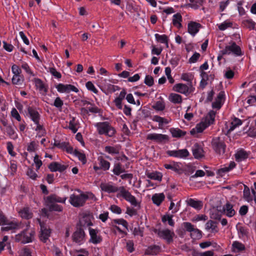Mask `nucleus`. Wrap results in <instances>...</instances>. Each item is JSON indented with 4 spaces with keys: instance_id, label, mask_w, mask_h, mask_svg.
<instances>
[{
    "instance_id": "nucleus-1",
    "label": "nucleus",
    "mask_w": 256,
    "mask_h": 256,
    "mask_svg": "<svg viewBox=\"0 0 256 256\" xmlns=\"http://www.w3.org/2000/svg\"><path fill=\"white\" fill-rule=\"evenodd\" d=\"M35 234V232L32 228H30V223L28 222L26 228L20 233L15 236L16 241L26 244L32 242Z\"/></svg>"
},
{
    "instance_id": "nucleus-2",
    "label": "nucleus",
    "mask_w": 256,
    "mask_h": 256,
    "mask_svg": "<svg viewBox=\"0 0 256 256\" xmlns=\"http://www.w3.org/2000/svg\"><path fill=\"white\" fill-rule=\"evenodd\" d=\"M94 126L100 135L113 137L116 133V129L108 122H98L96 123Z\"/></svg>"
},
{
    "instance_id": "nucleus-3",
    "label": "nucleus",
    "mask_w": 256,
    "mask_h": 256,
    "mask_svg": "<svg viewBox=\"0 0 256 256\" xmlns=\"http://www.w3.org/2000/svg\"><path fill=\"white\" fill-rule=\"evenodd\" d=\"M212 146L214 152L219 156H222L226 152V144L223 138H214L212 140Z\"/></svg>"
},
{
    "instance_id": "nucleus-4",
    "label": "nucleus",
    "mask_w": 256,
    "mask_h": 256,
    "mask_svg": "<svg viewBox=\"0 0 256 256\" xmlns=\"http://www.w3.org/2000/svg\"><path fill=\"white\" fill-rule=\"evenodd\" d=\"M88 198L89 196L88 194L82 192L80 195L71 194L69 201L70 204L74 206L79 208L82 206Z\"/></svg>"
},
{
    "instance_id": "nucleus-5",
    "label": "nucleus",
    "mask_w": 256,
    "mask_h": 256,
    "mask_svg": "<svg viewBox=\"0 0 256 256\" xmlns=\"http://www.w3.org/2000/svg\"><path fill=\"white\" fill-rule=\"evenodd\" d=\"M86 233L84 229L77 224L76 230L72 235V240L79 245L83 244L86 241Z\"/></svg>"
},
{
    "instance_id": "nucleus-6",
    "label": "nucleus",
    "mask_w": 256,
    "mask_h": 256,
    "mask_svg": "<svg viewBox=\"0 0 256 256\" xmlns=\"http://www.w3.org/2000/svg\"><path fill=\"white\" fill-rule=\"evenodd\" d=\"M122 190L120 192H118L116 194V197L119 198L122 197L130 203V204L134 206H136L138 205V202L136 200V197L132 196L130 192L126 190L124 186L122 188Z\"/></svg>"
},
{
    "instance_id": "nucleus-7",
    "label": "nucleus",
    "mask_w": 256,
    "mask_h": 256,
    "mask_svg": "<svg viewBox=\"0 0 256 256\" xmlns=\"http://www.w3.org/2000/svg\"><path fill=\"white\" fill-rule=\"evenodd\" d=\"M220 52L222 55L230 54L231 53H232L236 56L242 55L240 48L234 42H232L230 45L226 46Z\"/></svg>"
},
{
    "instance_id": "nucleus-8",
    "label": "nucleus",
    "mask_w": 256,
    "mask_h": 256,
    "mask_svg": "<svg viewBox=\"0 0 256 256\" xmlns=\"http://www.w3.org/2000/svg\"><path fill=\"white\" fill-rule=\"evenodd\" d=\"M98 166L94 165L93 168L94 172L98 174H101V170L104 171L108 170L110 166V163L108 160H106L102 156H100L98 158Z\"/></svg>"
},
{
    "instance_id": "nucleus-9",
    "label": "nucleus",
    "mask_w": 256,
    "mask_h": 256,
    "mask_svg": "<svg viewBox=\"0 0 256 256\" xmlns=\"http://www.w3.org/2000/svg\"><path fill=\"white\" fill-rule=\"evenodd\" d=\"M100 188L102 191L110 194L116 192H118V193L120 192L122 190V188H123L124 186H118L112 182H108L101 183Z\"/></svg>"
},
{
    "instance_id": "nucleus-10",
    "label": "nucleus",
    "mask_w": 256,
    "mask_h": 256,
    "mask_svg": "<svg viewBox=\"0 0 256 256\" xmlns=\"http://www.w3.org/2000/svg\"><path fill=\"white\" fill-rule=\"evenodd\" d=\"M186 230L191 232L190 237L195 240H200L202 237V232L198 228H194V226L189 222L183 223Z\"/></svg>"
},
{
    "instance_id": "nucleus-11",
    "label": "nucleus",
    "mask_w": 256,
    "mask_h": 256,
    "mask_svg": "<svg viewBox=\"0 0 256 256\" xmlns=\"http://www.w3.org/2000/svg\"><path fill=\"white\" fill-rule=\"evenodd\" d=\"M2 225H5L6 226L2 228V231H8L13 230H18L22 228V224L21 222H18L16 220L9 221L6 218V222H2Z\"/></svg>"
},
{
    "instance_id": "nucleus-12",
    "label": "nucleus",
    "mask_w": 256,
    "mask_h": 256,
    "mask_svg": "<svg viewBox=\"0 0 256 256\" xmlns=\"http://www.w3.org/2000/svg\"><path fill=\"white\" fill-rule=\"evenodd\" d=\"M89 234L90 238L89 242L94 244H97L100 243L102 240V236L100 234V230L94 229L91 228H88Z\"/></svg>"
},
{
    "instance_id": "nucleus-13",
    "label": "nucleus",
    "mask_w": 256,
    "mask_h": 256,
    "mask_svg": "<svg viewBox=\"0 0 256 256\" xmlns=\"http://www.w3.org/2000/svg\"><path fill=\"white\" fill-rule=\"evenodd\" d=\"M169 156L179 158H186L189 155L190 153L187 149H181L178 150H168L166 152Z\"/></svg>"
},
{
    "instance_id": "nucleus-14",
    "label": "nucleus",
    "mask_w": 256,
    "mask_h": 256,
    "mask_svg": "<svg viewBox=\"0 0 256 256\" xmlns=\"http://www.w3.org/2000/svg\"><path fill=\"white\" fill-rule=\"evenodd\" d=\"M94 218V216L92 214L89 212H86L84 214L82 218L80 220L78 224V226L81 228L92 226H93V223L92 220Z\"/></svg>"
},
{
    "instance_id": "nucleus-15",
    "label": "nucleus",
    "mask_w": 256,
    "mask_h": 256,
    "mask_svg": "<svg viewBox=\"0 0 256 256\" xmlns=\"http://www.w3.org/2000/svg\"><path fill=\"white\" fill-rule=\"evenodd\" d=\"M146 139L154 140L158 143H162L168 141L169 140V137L166 134L153 133L148 134L147 136Z\"/></svg>"
},
{
    "instance_id": "nucleus-16",
    "label": "nucleus",
    "mask_w": 256,
    "mask_h": 256,
    "mask_svg": "<svg viewBox=\"0 0 256 256\" xmlns=\"http://www.w3.org/2000/svg\"><path fill=\"white\" fill-rule=\"evenodd\" d=\"M57 90L60 93H70V92H78V90L75 86L70 84H58L56 86Z\"/></svg>"
},
{
    "instance_id": "nucleus-17",
    "label": "nucleus",
    "mask_w": 256,
    "mask_h": 256,
    "mask_svg": "<svg viewBox=\"0 0 256 256\" xmlns=\"http://www.w3.org/2000/svg\"><path fill=\"white\" fill-rule=\"evenodd\" d=\"M27 116L34 122V123H36V122L40 121L41 116L36 108L28 106L27 108Z\"/></svg>"
},
{
    "instance_id": "nucleus-18",
    "label": "nucleus",
    "mask_w": 256,
    "mask_h": 256,
    "mask_svg": "<svg viewBox=\"0 0 256 256\" xmlns=\"http://www.w3.org/2000/svg\"><path fill=\"white\" fill-rule=\"evenodd\" d=\"M158 234L160 238L166 240V242L170 244L173 241L174 233V232L167 228L159 230Z\"/></svg>"
},
{
    "instance_id": "nucleus-19",
    "label": "nucleus",
    "mask_w": 256,
    "mask_h": 256,
    "mask_svg": "<svg viewBox=\"0 0 256 256\" xmlns=\"http://www.w3.org/2000/svg\"><path fill=\"white\" fill-rule=\"evenodd\" d=\"M192 154L195 158L200 159L204 157V151L202 146L196 143L192 148Z\"/></svg>"
},
{
    "instance_id": "nucleus-20",
    "label": "nucleus",
    "mask_w": 256,
    "mask_h": 256,
    "mask_svg": "<svg viewBox=\"0 0 256 256\" xmlns=\"http://www.w3.org/2000/svg\"><path fill=\"white\" fill-rule=\"evenodd\" d=\"M200 23L194 21H190L188 24V32L192 36H194L202 28Z\"/></svg>"
},
{
    "instance_id": "nucleus-21",
    "label": "nucleus",
    "mask_w": 256,
    "mask_h": 256,
    "mask_svg": "<svg viewBox=\"0 0 256 256\" xmlns=\"http://www.w3.org/2000/svg\"><path fill=\"white\" fill-rule=\"evenodd\" d=\"M50 232L51 230L50 228H48L43 224H40V240L44 243L46 242L50 236Z\"/></svg>"
},
{
    "instance_id": "nucleus-22",
    "label": "nucleus",
    "mask_w": 256,
    "mask_h": 256,
    "mask_svg": "<svg viewBox=\"0 0 256 256\" xmlns=\"http://www.w3.org/2000/svg\"><path fill=\"white\" fill-rule=\"evenodd\" d=\"M222 211L226 215L232 218L236 214V211L234 208V205L230 202H227L222 207Z\"/></svg>"
},
{
    "instance_id": "nucleus-23",
    "label": "nucleus",
    "mask_w": 256,
    "mask_h": 256,
    "mask_svg": "<svg viewBox=\"0 0 256 256\" xmlns=\"http://www.w3.org/2000/svg\"><path fill=\"white\" fill-rule=\"evenodd\" d=\"M48 168L51 172L58 171L62 172L66 169L67 166L58 162H52L48 165Z\"/></svg>"
},
{
    "instance_id": "nucleus-24",
    "label": "nucleus",
    "mask_w": 256,
    "mask_h": 256,
    "mask_svg": "<svg viewBox=\"0 0 256 256\" xmlns=\"http://www.w3.org/2000/svg\"><path fill=\"white\" fill-rule=\"evenodd\" d=\"M174 90L185 95L190 93L188 86L186 84L182 83L176 84L174 86Z\"/></svg>"
},
{
    "instance_id": "nucleus-25",
    "label": "nucleus",
    "mask_w": 256,
    "mask_h": 256,
    "mask_svg": "<svg viewBox=\"0 0 256 256\" xmlns=\"http://www.w3.org/2000/svg\"><path fill=\"white\" fill-rule=\"evenodd\" d=\"M250 152H247L242 148L238 150L235 154L236 161L240 162L248 158Z\"/></svg>"
},
{
    "instance_id": "nucleus-26",
    "label": "nucleus",
    "mask_w": 256,
    "mask_h": 256,
    "mask_svg": "<svg viewBox=\"0 0 256 256\" xmlns=\"http://www.w3.org/2000/svg\"><path fill=\"white\" fill-rule=\"evenodd\" d=\"M121 146L120 144H116L114 146H107L104 148V152L112 155L118 154L120 153Z\"/></svg>"
},
{
    "instance_id": "nucleus-27",
    "label": "nucleus",
    "mask_w": 256,
    "mask_h": 256,
    "mask_svg": "<svg viewBox=\"0 0 256 256\" xmlns=\"http://www.w3.org/2000/svg\"><path fill=\"white\" fill-rule=\"evenodd\" d=\"M8 236H5L3 237L2 240L0 242V254L4 250L5 248L9 251L10 254H12L10 243L8 242Z\"/></svg>"
},
{
    "instance_id": "nucleus-28",
    "label": "nucleus",
    "mask_w": 256,
    "mask_h": 256,
    "mask_svg": "<svg viewBox=\"0 0 256 256\" xmlns=\"http://www.w3.org/2000/svg\"><path fill=\"white\" fill-rule=\"evenodd\" d=\"M218 222L212 220H209L206 224V230L211 232H218V228L217 226Z\"/></svg>"
},
{
    "instance_id": "nucleus-29",
    "label": "nucleus",
    "mask_w": 256,
    "mask_h": 256,
    "mask_svg": "<svg viewBox=\"0 0 256 256\" xmlns=\"http://www.w3.org/2000/svg\"><path fill=\"white\" fill-rule=\"evenodd\" d=\"M242 124V121L240 118L234 117L230 123V126L228 130L227 134L230 133L236 128L238 127Z\"/></svg>"
},
{
    "instance_id": "nucleus-30",
    "label": "nucleus",
    "mask_w": 256,
    "mask_h": 256,
    "mask_svg": "<svg viewBox=\"0 0 256 256\" xmlns=\"http://www.w3.org/2000/svg\"><path fill=\"white\" fill-rule=\"evenodd\" d=\"M19 214L21 218L26 220L32 218L33 216V214L28 207H24L21 209L19 211Z\"/></svg>"
},
{
    "instance_id": "nucleus-31",
    "label": "nucleus",
    "mask_w": 256,
    "mask_h": 256,
    "mask_svg": "<svg viewBox=\"0 0 256 256\" xmlns=\"http://www.w3.org/2000/svg\"><path fill=\"white\" fill-rule=\"evenodd\" d=\"M165 196L164 193L155 194L152 198V200L154 204L159 206L164 200Z\"/></svg>"
},
{
    "instance_id": "nucleus-32",
    "label": "nucleus",
    "mask_w": 256,
    "mask_h": 256,
    "mask_svg": "<svg viewBox=\"0 0 256 256\" xmlns=\"http://www.w3.org/2000/svg\"><path fill=\"white\" fill-rule=\"evenodd\" d=\"M66 200V198H62L56 194L50 195L46 198V202L47 203H54V204H56V202L64 203Z\"/></svg>"
},
{
    "instance_id": "nucleus-33",
    "label": "nucleus",
    "mask_w": 256,
    "mask_h": 256,
    "mask_svg": "<svg viewBox=\"0 0 256 256\" xmlns=\"http://www.w3.org/2000/svg\"><path fill=\"white\" fill-rule=\"evenodd\" d=\"M4 125L6 126L5 131L10 138L13 140H16L18 138V136L14 128L10 125H6L5 123H4Z\"/></svg>"
},
{
    "instance_id": "nucleus-34",
    "label": "nucleus",
    "mask_w": 256,
    "mask_h": 256,
    "mask_svg": "<svg viewBox=\"0 0 256 256\" xmlns=\"http://www.w3.org/2000/svg\"><path fill=\"white\" fill-rule=\"evenodd\" d=\"M172 136L176 138H180L184 136L186 132L185 131H183L178 128H171L170 130Z\"/></svg>"
},
{
    "instance_id": "nucleus-35",
    "label": "nucleus",
    "mask_w": 256,
    "mask_h": 256,
    "mask_svg": "<svg viewBox=\"0 0 256 256\" xmlns=\"http://www.w3.org/2000/svg\"><path fill=\"white\" fill-rule=\"evenodd\" d=\"M187 202L188 206L197 210H200L202 207V203L200 200H196L190 198L188 199Z\"/></svg>"
},
{
    "instance_id": "nucleus-36",
    "label": "nucleus",
    "mask_w": 256,
    "mask_h": 256,
    "mask_svg": "<svg viewBox=\"0 0 256 256\" xmlns=\"http://www.w3.org/2000/svg\"><path fill=\"white\" fill-rule=\"evenodd\" d=\"M215 116L216 112L214 110H210L208 113L205 118L204 122L206 124L208 127L214 122Z\"/></svg>"
},
{
    "instance_id": "nucleus-37",
    "label": "nucleus",
    "mask_w": 256,
    "mask_h": 256,
    "mask_svg": "<svg viewBox=\"0 0 256 256\" xmlns=\"http://www.w3.org/2000/svg\"><path fill=\"white\" fill-rule=\"evenodd\" d=\"M152 120L154 122H158L160 128H161L164 125L167 124L170 122V121L168 119L157 115L154 116L152 118Z\"/></svg>"
},
{
    "instance_id": "nucleus-38",
    "label": "nucleus",
    "mask_w": 256,
    "mask_h": 256,
    "mask_svg": "<svg viewBox=\"0 0 256 256\" xmlns=\"http://www.w3.org/2000/svg\"><path fill=\"white\" fill-rule=\"evenodd\" d=\"M160 251V247L157 245H152L148 247L146 254L149 255H156Z\"/></svg>"
},
{
    "instance_id": "nucleus-39",
    "label": "nucleus",
    "mask_w": 256,
    "mask_h": 256,
    "mask_svg": "<svg viewBox=\"0 0 256 256\" xmlns=\"http://www.w3.org/2000/svg\"><path fill=\"white\" fill-rule=\"evenodd\" d=\"M168 100L174 104H180L182 102V96L177 94L171 93L168 97Z\"/></svg>"
},
{
    "instance_id": "nucleus-40",
    "label": "nucleus",
    "mask_w": 256,
    "mask_h": 256,
    "mask_svg": "<svg viewBox=\"0 0 256 256\" xmlns=\"http://www.w3.org/2000/svg\"><path fill=\"white\" fill-rule=\"evenodd\" d=\"M32 81L35 84V86L38 88L40 91H44L45 92H48V88L45 86L42 81L39 78H34Z\"/></svg>"
},
{
    "instance_id": "nucleus-41",
    "label": "nucleus",
    "mask_w": 256,
    "mask_h": 256,
    "mask_svg": "<svg viewBox=\"0 0 256 256\" xmlns=\"http://www.w3.org/2000/svg\"><path fill=\"white\" fill-rule=\"evenodd\" d=\"M154 36L156 41L162 44H164L167 48L168 47V38L166 35H160L158 34H156Z\"/></svg>"
},
{
    "instance_id": "nucleus-42",
    "label": "nucleus",
    "mask_w": 256,
    "mask_h": 256,
    "mask_svg": "<svg viewBox=\"0 0 256 256\" xmlns=\"http://www.w3.org/2000/svg\"><path fill=\"white\" fill-rule=\"evenodd\" d=\"M182 21V16L180 13H176L173 16L172 24L174 26L178 28L182 26L181 22Z\"/></svg>"
},
{
    "instance_id": "nucleus-43",
    "label": "nucleus",
    "mask_w": 256,
    "mask_h": 256,
    "mask_svg": "<svg viewBox=\"0 0 256 256\" xmlns=\"http://www.w3.org/2000/svg\"><path fill=\"white\" fill-rule=\"evenodd\" d=\"M146 176L152 180H156L160 182L162 180V174L160 172H148L146 174Z\"/></svg>"
},
{
    "instance_id": "nucleus-44",
    "label": "nucleus",
    "mask_w": 256,
    "mask_h": 256,
    "mask_svg": "<svg viewBox=\"0 0 256 256\" xmlns=\"http://www.w3.org/2000/svg\"><path fill=\"white\" fill-rule=\"evenodd\" d=\"M233 251L234 252H240L244 250L246 248L245 246L242 242L238 241L233 242L232 244Z\"/></svg>"
},
{
    "instance_id": "nucleus-45",
    "label": "nucleus",
    "mask_w": 256,
    "mask_h": 256,
    "mask_svg": "<svg viewBox=\"0 0 256 256\" xmlns=\"http://www.w3.org/2000/svg\"><path fill=\"white\" fill-rule=\"evenodd\" d=\"M125 169L122 168V164L120 162L115 163L112 172L116 176H119L120 174L125 172Z\"/></svg>"
},
{
    "instance_id": "nucleus-46",
    "label": "nucleus",
    "mask_w": 256,
    "mask_h": 256,
    "mask_svg": "<svg viewBox=\"0 0 256 256\" xmlns=\"http://www.w3.org/2000/svg\"><path fill=\"white\" fill-rule=\"evenodd\" d=\"M152 108L157 112L163 111L166 108V104L163 101H157L152 106Z\"/></svg>"
},
{
    "instance_id": "nucleus-47",
    "label": "nucleus",
    "mask_w": 256,
    "mask_h": 256,
    "mask_svg": "<svg viewBox=\"0 0 256 256\" xmlns=\"http://www.w3.org/2000/svg\"><path fill=\"white\" fill-rule=\"evenodd\" d=\"M47 206L50 211H56L60 212L63 210L62 206L60 204L54 203H47Z\"/></svg>"
},
{
    "instance_id": "nucleus-48",
    "label": "nucleus",
    "mask_w": 256,
    "mask_h": 256,
    "mask_svg": "<svg viewBox=\"0 0 256 256\" xmlns=\"http://www.w3.org/2000/svg\"><path fill=\"white\" fill-rule=\"evenodd\" d=\"M233 25L232 22L226 20L224 21L223 22L218 24V28L219 30L224 31L229 28H232Z\"/></svg>"
},
{
    "instance_id": "nucleus-49",
    "label": "nucleus",
    "mask_w": 256,
    "mask_h": 256,
    "mask_svg": "<svg viewBox=\"0 0 256 256\" xmlns=\"http://www.w3.org/2000/svg\"><path fill=\"white\" fill-rule=\"evenodd\" d=\"M193 78L194 75L192 73H184L181 76L182 80L188 82L190 86L192 85Z\"/></svg>"
},
{
    "instance_id": "nucleus-50",
    "label": "nucleus",
    "mask_w": 256,
    "mask_h": 256,
    "mask_svg": "<svg viewBox=\"0 0 256 256\" xmlns=\"http://www.w3.org/2000/svg\"><path fill=\"white\" fill-rule=\"evenodd\" d=\"M77 122H76V118L75 117H72L70 120L68 124V128L70 129L73 133H76L78 131L76 128Z\"/></svg>"
},
{
    "instance_id": "nucleus-51",
    "label": "nucleus",
    "mask_w": 256,
    "mask_h": 256,
    "mask_svg": "<svg viewBox=\"0 0 256 256\" xmlns=\"http://www.w3.org/2000/svg\"><path fill=\"white\" fill-rule=\"evenodd\" d=\"M243 197L248 202H250L252 200V197L250 196V188L245 184H244V188L243 190Z\"/></svg>"
},
{
    "instance_id": "nucleus-52",
    "label": "nucleus",
    "mask_w": 256,
    "mask_h": 256,
    "mask_svg": "<svg viewBox=\"0 0 256 256\" xmlns=\"http://www.w3.org/2000/svg\"><path fill=\"white\" fill-rule=\"evenodd\" d=\"M112 223L121 224L128 230V223L126 220L123 218L114 219L112 220Z\"/></svg>"
},
{
    "instance_id": "nucleus-53",
    "label": "nucleus",
    "mask_w": 256,
    "mask_h": 256,
    "mask_svg": "<svg viewBox=\"0 0 256 256\" xmlns=\"http://www.w3.org/2000/svg\"><path fill=\"white\" fill-rule=\"evenodd\" d=\"M14 84H21L23 82L22 77L20 75H14L12 80Z\"/></svg>"
},
{
    "instance_id": "nucleus-54",
    "label": "nucleus",
    "mask_w": 256,
    "mask_h": 256,
    "mask_svg": "<svg viewBox=\"0 0 256 256\" xmlns=\"http://www.w3.org/2000/svg\"><path fill=\"white\" fill-rule=\"evenodd\" d=\"M34 124L36 126V128L34 129L36 131L42 133V136H44V134H46V130L44 128L43 125L40 124V121H38V122Z\"/></svg>"
},
{
    "instance_id": "nucleus-55",
    "label": "nucleus",
    "mask_w": 256,
    "mask_h": 256,
    "mask_svg": "<svg viewBox=\"0 0 256 256\" xmlns=\"http://www.w3.org/2000/svg\"><path fill=\"white\" fill-rule=\"evenodd\" d=\"M74 154L78 157L80 160L83 164L86 162V157L84 154L80 152L77 150H74Z\"/></svg>"
},
{
    "instance_id": "nucleus-56",
    "label": "nucleus",
    "mask_w": 256,
    "mask_h": 256,
    "mask_svg": "<svg viewBox=\"0 0 256 256\" xmlns=\"http://www.w3.org/2000/svg\"><path fill=\"white\" fill-rule=\"evenodd\" d=\"M86 86L88 90L96 94L98 93V90L96 89L92 82L89 81L87 82L86 84Z\"/></svg>"
},
{
    "instance_id": "nucleus-57",
    "label": "nucleus",
    "mask_w": 256,
    "mask_h": 256,
    "mask_svg": "<svg viewBox=\"0 0 256 256\" xmlns=\"http://www.w3.org/2000/svg\"><path fill=\"white\" fill-rule=\"evenodd\" d=\"M48 72H49L54 76L57 78H62L61 74L58 72L56 68L54 67L49 68Z\"/></svg>"
},
{
    "instance_id": "nucleus-58",
    "label": "nucleus",
    "mask_w": 256,
    "mask_h": 256,
    "mask_svg": "<svg viewBox=\"0 0 256 256\" xmlns=\"http://www.w3.org/2000/svg\"><path fill=\"white\" fill-rule=\"evenodd\" d=\"M144 82L148 86H152L154 84V79L151 76L146 75L145 77Z\"/></svg>"
},
{
    "instance_id": "nucleus-59",
    "label": "nucleus",
    "mask_w": 256,
    "mask_h": 256,
    "mask_svg": "<svg viewBox=\"0 0 256 256\" xmlns=\"http://www.w3.org/2000/svg\"><path fill=\"white\" fill-rule=\"evenodd\" d=\"M206 128H208L207 125L204 122L197 124L196 126L197 132L198 133L202 132Z\"/></svg>"
},
{
    "instance_id": "nucleus-60",
    "label": "nucleus",
    "mask_w": 256,
    "mask_h": 256,
    "mask_svg": "<svg viewBox=\"0 0 256 256\" xmlns=\"http://www.w3.org/2000/svg\"><path fill=\"white\" fill-rule=\"evenodd\" d=\"M244 24L250 29H254L255 28L256 22L252 19L244 20Z\"/></svg>"
},
{
    "instance_id": "nucleus-61",
    "label": "nucleus",
    "mask_w": 256,
    "mask_h": 256,
    "mask_svg": "<svg viewBox=\"0 0 256 256\" xmlns=\"http://www.w3.org/2000/svg\"><path fill=\"white\" fill-rule=\"evenodd\" d=\"M92 107H87L88 112H90L92 114H99L101 112V110L95 106L94 104L91 105Z\"/></svg>"
},
{
    "instance_id": "nucleus-62",
    "label": "nucleus",
    "mask_w": 256,
    "mask_h": 256,
    "mask_svg": "<svg viewBox=\"0 0 256 256\" xmlns=\"http://www.w3.org/2000/svg\"><path fill=\"white\" fill-rule=\"evenodd\" d=\"M64 102L60 97H57L55 99L53 104H51V105H53L58 108H61Z\"/></svg>"
},
{
    "instance_id": "nucleus-63",
    "label": "nucleus",
    "mask_w": 256,
    "mask_h": 256,
    "mask_svg": "<svg viewBox=\"0 0 256 256\" xmlns=\"http://www.w3.org/2000/svg\"><path fill=\"white\" fill-rule=\"evenodd\" d=\"M26 174L30 178L34 180H36L38 177V174L30 168H28Z\"/></svg>"
},
{
    "instance_id": "nucleus-64",
    "label": "nucleus",
    "mask_w": 256,
    "mask_h": 256,
    "mask_svg": "<svg viewBox=\"0 0 256 256\" xmlns=\"http://www.w3.org/2000/svg\"><path fill=\"white\" fill-rule=\"evenodd\" d=\"M200 57V54L197 52H195L194 54L190 58L188 61L190 63L196 62Z\"/></svg>"
}]
</instances>
